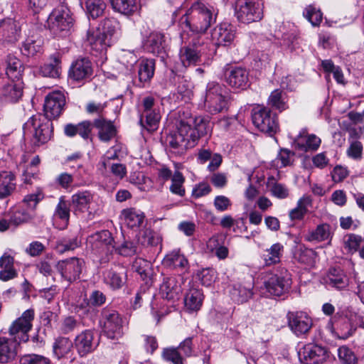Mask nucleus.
<instances>
[{
  "instance_id": "obj_46",
  "label": "nucleus",
  "mask_w": 364,
  "mask_h": 364,
  "mask_svg": "<svg viewBox=\"0 0 364 364\" xmlns=\"http://www.w3.org/2000/svg\"><path fill=\"white\" fill-rule=\"evenodd\" d=\"M113 9L124 15H130L136 9V0H110Z\"/></svg>"
},
{
  "instance_id": "obj_43",
  "label": "nucleus",
  "mask_w": 364,
  "mask_h": 364,
  "mask_svg": "<svg viewBox=\"0 0 364 364\" xmlns=\"http://www.w3.org/2000/svg\"><path fill=\"white\" fill-rule=\"evenodd\" d=\"M161 114L159 110L142 113L140 118V124L149 132L157 129Z\"/></svg>"
},
{
  "instance_id": "obj_60",
  "label": "nucleus",
  "mask_w": 364,
  "mask_h": 364,
  "mask_svg": "<svg viewBox=\"0 0 364 364\" xmlns=\"http://www.w3.org/2000/svg\"><path fill=\"white\" fill-rule=\"evenodd\" d=\"M362 240L363 238L360 235L347 234L343 237L344 247L350 252H356L360 247Z\"/></svg>"
},
{
  "instance_id": "obj_27",
  "label": "nucleus",
  "mask_w": 364,
  "mask_h": 364,
  "mask_svg": "<svg viewBox=\"0 0 364 364\" xmlns=\"http://www.w3.org/2000/svg\"><path fill=\"white\" fill-rule=\"evenodd\" d=\"M267 291L272 296H279L288 291L289 284L284 277L271 274L264 282Z\"/></svg>"
},
{
  "instance_id": "obj_45",
  "label": "nucleus",
  "mask_w": 364,
  "mask_h": 364,
  "mask_svg": "<svg viewBox=\"0 0 364 364\" xmlns=\"http://www.w3.org/2000/svg\"><path fill=\"white\" fill-rule=\"evenodd\" d=\"M160 235L150 229H146L139 232L138 242L144 247L156 246L161 243Z\"/></svg>"
},
{
  "instance_id": "obj_50",
  "label": "nucleus",
  "mask_w": 364,
  "mask_h": 364,
  "mask_svg": "<svg viewBox=\"0 0 364 364\" xmlns=\"http://www.w3.org/2000/svg\"><path fill=\"white\" fill-rule=\"evenodd\" d=\"M85 7L87 14L92 18H96L103 14L106 9V4L105 0H87Z\"/></svg>"
},
{
  "instance_id": "obj_3",
  "label": "nucleus",
  "mask_w": 364,
  "mask_h": 364,
  "mask_svg": "<svg viewBox=\"0 0 364 364\" xmlns=\"http://www.w3.org/2000/svg\"><path fill=\"white\" fill-rule=\"evenodd\" d=\"M209 50L206 38L200 35L193 37L190 43L180 50V59L185 67L195 65L201 61V58Z\"/></svg>"
},
{
  "instance_id": "obj_29",
  "label": "nucleus",
  "mask_w": 364,
  "mask_h": 364,
  "mask_svg": "<svg viewBox=\"0 0 364 364\" xmlns=\"http://www.w3.org/2000/svg\"><path fill=\"white\" fill-rule=\"evenodd\" d=\"M1 89V95L11 102L18 101L23 95V82L22 80H9Z\"/></svg>"
},
{
  "instance_id": "obj_12",
  "label": "nucleus",
  "mask_w": 364,
  "mask_h": 364,
  "mask_svg": "<svg viewBox=\"0 0 364 364\" xmlns=\"http://www.w3.org/2000/svg\"><path fill=\"white\" fill-rule=\"evenodd\" d=\"M299 357L304 364H323L328 360V350L320 346L308 344L299 352Z\"/></svg>"
},
{
  "instance_id": "obj_62",
  "label": "nucleus",
  "mask_w": 364,
  "mask_h": 364,
  "mask_svg": "<svg viewBox=\"0 0 364 364\" xmlns=\"http://www.w3.org/2000/svg\"><path fill=\"white\" fill-rule=\"evenodd\" d=\"M80 245L77 237L72 238L64 237L58 242L57 249L59 252L63 253L66 251L73 250Z\"/></svg>"
},
{
  "instance_id": "obj_24",
  "label": "nucleus",
  "mask_w": 364,
  "mask_h": 364,
  "mask_svg": "<svg viewBox=\"0 0 364 364\" xmlns=\"http://www.w3.org/2000/svg\"><path fill=\"white\" fill-rule=\"evenodd\" d=\"M93 200V194L89 191H78L71 196L70 205L75 215L88 211Z\"/></svg>"
},
{
  "instance_id": "obj_17",
  "label": "nucleus",
  "mask_w": 364,
  "mask_h": 364,
  "mask_svg": "<svg viewBox=\"0 0 364 364\" xmlns=\"http://www.w3.org/2000/svg\"><path fill=\"white\" fill-rule=\"evenodd\" d=\"M287 318L289 328L297 336L307 333L312 327V320L305 313L289 312Z\"/></svg>"
},
{
  "instance_id": "obj_11",
  "label": "nucleus",
  "mask_w": 364,
  "mask_h": 364,
  "mask_svg": "<svg viewBox=\"0 0 364 364\" xmlns=\"http://www.w3.org/2000/svg\"><path fill=\"white\" fill-rule=\"evenodd\" d=\"M159 294L164 299L173 303L178 301L182 294L181 282L179 276L162 275L159 287Z\"/></svg>"
},
{
  "instance_id": "obj_51",
  "label": "nucleus",
  "mask_w": 364,
  "mask_h": 364,
  "mask_svg": "<svg viewBox=\"0 0 364 364\" xmlns=\"http://www.w3.org/2000/svg\"><path fill=\"white\" fill-rule=\"evenodd\" d=\"M267 104L279 112H282L288 108L284 100L282 91L278 89L272 92L268 98Z\"/></svg>"
},
{
  "instance_id": "obj_23",
  "label": "nucleus",
  "mask_w": 364,
  "mask_h": 364,
  "mask_svg": "<svg viewBox=\"0 0 364 364\" xmlns=\"http://www.w3.org/2000/svg\"><path fill=\"white\" fill-rule=\"evenodd\" d=\"M92 126L98 130V136L102 141H109L117 134V129L113 122L107 119L105 117L95 118Z\"/></svg>"
},
{
  "instance_id": "obj_37",
  "label": "nucleus",
  "mask_w": 364,
  "mask_h": 364,
  "mask_svg": "<svg viewBox=\"0 0 364 364\" xmlns=\"http://www.w3.org/2000/svg\"><path fill=\"white\" fill-rule=\"evenodd\" d=\"M145 47L153 54L161 53L165 48L164 36L160 33H151L147 38Z\"/></svg>"
},
{
  "instance_id": "obj_14",
  "label": "nucleus",
  "mask_w": 364,
  "mask_h": 364,
  "mask_svg": "<svg viewBox=\"0 0 364 364\" xmlns=\"http://www.w3.org/2000/svg\"><path fill=\"white\" fill-rule=\"evenodd\" d=\"M84 261L72 257L65 260L59 261L56 264V269L61 277L68 282H73L79 278L82 272Z\"/></svg>"
},
{
  "instance_id": "obj_35",
  "label": "nucleus",
  "mask_w": 364,
  "mask_h": 364,
  "mask_svg": "<svg viewBox=\"0 0 364 364\" xmlns=\"http://www.w3.org/2000/svg\"><path fill=\"white\" fill-rule=\"evenodd\" d=\"M73 345V342L68 338H57L53 344L54 355L58 359L68 357V355L72 352Z\"/></svg>"
},
{
  "instance_id": "obj_10",
  "label": "nucleus",
  "mask_w": 364,
  "mask_h": 364,
  "mask_svg": "<svg viewBox=\"0 0 364 364\" xmlns=\"http://www.w3.org/2000/svg\"><path fill=\"white\" fill-rule=\"evenodd\" d=\"M87 242L96 254L105 255L107 257V260L114 248V239L108 230H102L91 235Z\"/></svg>"
},
{
  "instance_id": "obj_53",
  "label": "nucleus",
  "mask_w": 364,
  "mask_h": 364,
  "mask_svg": "<svg viewBox=\"0 0 364 364\" xmlns=\"http://www.w3.org/2000/svg\"><path fill=\"white\" fill-rule=\"evenodd\" d=\"M43 41L41 38H28L23 43L22 53L28 56L34 55L41 50Z\"/></svg>"
},
{
  "instance_id": "obj_18",
  "label": "nucleus",
  "mask_w": 364,
  "mask_h": 364,
  "mask_svg": "<svg viewBox=\"0 0 364 364\" xmlns=\"http://www.w3.org/2000/svg\"><path fill=\"white\" fill-rule=\"evenodd\" d=\"M86 41L92 51L96 53H102L110 46V38L102 33L100 28L89 29L87 31Z\"/></svg>"
},
{
  "instance_id": "obj_38",
  "label": "nucleus",
  "mask_w": 364,
  "mask_h": 364,
  "mask_svg": "<svg viewBox=\"0 0 364 364\" xmlns=\"http://www.w3.org/2000/svg\"><path fill=\"white\" fill-rule=\"evenodd\" d=\"M312 204L310 196H304L296 203V207L290 210L289 216L291 220H301L308 211V207Z\"/></svg>"
},
{
  "instance_id": "obj_36",
  "label": "nucleus",
  "mask_w": 364,
  "mask_h": 364,
  "mask_svg": "<svg viewBox=\"0 0 364 364\" xmlns=\"http://www.w3.org/2000/svg\"><path fill=\"white\" fill-rule=\"evenodd\" d=\"M23 70L20 60L13 55L7 57L6 74L9 80H22Z\"/></svg>"
},
{
  "instance_id": "obj_47",
  "label": "nucleus",
  "mask_w": 364,
  "mask_h": 364,
  "mask_svg": "<svg viewBox=\"0 0 364 364\" xmlns=\"http://www.w3.org/2000/svg\"><path fill=\"white\" fill-rule=\"evenodd\" d=\"M330 236V228L327 224H321L316 227V228L312 231H310L306 235V240L309 242L313 241H323L328 240Z\"/></svg>"
},
{
  "instance_id": "obj_15",
  "label": "nucleus",
  "mask_w": 364,
  "mask_h": 364,
  "mask_svg": "<svg viewBox=\"0 0 364 364\" xmlns=\"http://www.w3.org/2000/svg\"><path fill=\"white\" fill-rule=\"evenodd\" d=\"M34 319V311L28 309L25 311L21 316L16 319L11 325L9 333L11 336H16L19 333L21 337V341L26 342L28 340V332L32 328V321Z\"/></svg>"
},
{
  "instance_id": "obj_26",
  "label": "nucleus",
  "mask_w": 364,
  "mask_h": 364,
  "mask_svg": "<svg viewBox=\"0 0 364 364\" xmlns=\"http://www.w3.org/2000/svg\"><path fill=\"white\" fill-rule=\"evenodd\" d=\"M226 82L232 87L244 90L249 85V73L245 68H234L226 73Z\"/></svg>"
},
{
  "instance_id": "obj_16",
  "label": "nucleus",
  "mask_w": 364,
  "mask_h": 364,
  "mask_svg": "<svg viewBox=\"0 0 364 364\" xmlns=\"http://www.w3.org/2000/svg\"><path fill=\"white\" fill-rule=\"evenodd\" d=\"M92 72L91 61L87 58H79L71 64L68 76L74 81L81 82L90 78Z\"/></svg>"
},
{
  "instance_id": "obj_21",
  "label": "nucleus",
  "mask_w": 364,
  "mask_h": 364,
  "mask_svg": "<svg viewBox=\"0 0 364 364\" xmlns=\"http://www.w3.org/2000/svg\"><path fill=\"white\" fill-rule=\"evenodd\" d=\"M97 343L95 342L94 332L85 330L78 334L74 340V346L80 356H85L95 350Z\"/></svg>"
},
{
  "instance_id": "obj_34",
  "label": "nucleus",
  "mask_w": 364,
  "mask_h": 364,
  "mask_svg": "<svg viewBox=\"0 0 364 364\" xmlns=\"http://www.w3.org/2000/svg\"><path fill=\"white\" fill-rule=\"evenodd\" d=\"M121 215L127 225L131 228L140 227L145 218L143 212L133 208L123 210Z\"/></svg>"
},
{
  "instance_id": "obj_9",
  "label": "nucleus",
  "mask_w": 364,
  "mask_h": 364,
  "mask_svg": "<svg viewBox=\"0 0 364 364\" xmlns=\"http://www.w3.org/2000/svg\"><path fill=\"white\" fill-rule=\"evenodd\" d=\"M252 120L261 132L272 134L279 129L277 115L262 105H257L252 109Z\"/></svg>"
},
{
  "instance_id": "obj_40",
  "label": "nucleus",
  "mask_w": 364,
  "mask_h": 364,
  "mask_svg": "<svg viewBox=\"0 0 364 364\" xmlns=\"http://www.w3.org/2000/svg\"><path fill=\"white\" fill-rule=\"evenodd\" d=\"M203 300V292L197 289H191L185 297V306L188 310L196 311L200 309Z\"/></svg>"
},
{
  "instance_id": "obj_61",
  "label": "nucleus",
  "mask_w": 364,
  "mask_h": 364,
  "mask_svg": "<svg viewBox=\"0 0 364 364\" xmlns=\"http://www.w3.org/2000/svg\"><path fill=\"white\" fill-rule=\"evenodd\" d=\"M304 15L313 26L319 25L322 21V13L312 5L306 8Z\"/></svg>"
},
{
  "instance_id": "obj_25",
  "label": "nucleus",
  "mask_w": 364,
  "mask_h": 364,
  "mask_svg": "<svg viewBox=\"0 0 364 364\" xmlns=\"http://www.w3.org/2000/svg\"><path fill=\"white\" fill-rule=\"evenodd\" d=\"M18 344L16 339L0 337V364L10 363L15 360Z\"/></svg>"
},
{
  "instance_id": "obj_19",
  "label": "nucleus",
  "mask_w": 364,
  "mask_h": 364,
  "mask_svg": "<svg viewBox=\"0 0 364 364\" xmlns=\"http://www.w3.org/2000/svg\"><path fill=\"white\" fill-rule=\"evenodd\" d=\"M185 122L191 124L189 136L195 144L200 137L210 134L212 132V124L208 118L201 116L191 117Z\"/></svg>"
},
{
  "instance_id": "obj_8",
  "label": "nucleus",
  "mask_w": 364,
  "mask_h": 364,
  "mask_svg": "<svg viewBox=\"0 0 364 364\" xmlns=\"http://www.w3.org/2000/svg\"><path fill=\"white\" fill-rule=\"evenodd\" d=\"M235 15L239 21L244 23L260 21L263 17L260 0H237Z\"/></svg>"
},
{
  "instance_id": "obj_63",
  "label": "nucleus",
  "mask_w": 364,
  "mask_h": 364,
  "mask_svg": "<svg viewBox=\"0 0 364 364\" xmlns=\"http://www.w3.org/2000/svg\"><path fill=\"white\" fill-rule=\"evenodd\" d=\"M20 364H51L48 358L38 354H27L20 359Z\"/></svg>"
},
{
  "instance_id": "obj_55",
  "label": "nucleus",
  "mask_w": 364,
  "mask_h": 364,
  "mask_svg": "<svg viewBox=\"0 0 364 364\" xmlns=\"http://www.w3.org/2000/svg\"><path fill=\"white\" fill-rule=\"evenodd\" d=\"M134 272L138 273L142 279L149 277L151 272V264L142 258H136L132 264Z\"/></svg>"
},
{
  "instance_id": "obj_5",
  "label": "nucleus",
  "mask_w": 364,
  "mask_h": 364,
  "mask_svg": "<svg viewBox=\"0 0 364 364\" xmlns=\"http://www.w3.org/2000/svg\"><path fill=\"white\" fill-rule=\"evenodd\" d=\"M190 131L191 124L181 120L177 130L167 136L166 141L171 153L176 156H181L186 153L188 149L196 145L188 136Z\"/></svg>"
},
{
  "instance_id": "obj_56",
  "label": "nucleus",
  "mask_w": 364,
  "mask_h": 364,
  "mask_svg": "<svg viewBox=\"0 0 364 364\" xmlns=\"http://www.w3.org/2000/svg\"><path fill=\"white\" fill-rule=\"evenodd\" d=\"M208 247L210 250H215V255L220 259H224L228 256V247L220 245L219 243V238L218 236H213L209 239L208 242Z\"/></svg>"
},
{
  "instance_id": "obj_7",
  "label": "nucleus",
  "mask_w": 364,
  "mask_h": 364,
  "mask_svg": "<svg viewBox=\"0 0 364 364\" xmlns=\"http://www.w3.org/2000/svg\"><path fill=\"white\" fill-rule=\"evenodd\" d=\"M48 27L50 31L60 37L65 36L73 26L70 9L65 5L55 9L49 16Z\"/></svg>"
},
{
  "instance_id": "obj_28",
  "label": "nucleus",
  "mask_w": 364,
  "mask_h": 364,
  "mask_svg": "<svg viewBox=\"0 0 364 364\" xmlns=\"http://www.w3.org/2000/svg\"><path fill=\"white\" fill-rule=\"evenodd\" d=\"M321 140L315 134H309L306 129L302 130L298 135L295 143L301 151H316L318 149Z\"/></svg>"
},
{
  "instance_id": "obj_31",
  "label": "nucleus",
  "mask_w": 364,
  "mask_h": 364,
  "mask_svg": "<svg viewBox=\"0 0 364 364\" xmlns=\"http://www.w3.org/2000/svg\"><path fill=\"white\" fill-rule=\"evenodd\" d=\"M253 285L251 282L237 284L230 291L231 299L237 303H244L248 301L252 296Z\"/></svg>"
},
{
  "instance_id": "obj_22",
  "label": "nucleus",
  "mask_w": 364,
  "mask_h": 364,
  "mask_svg": "<svg viewBox=\"0 0 364 364\" xmlns=\"http://www.w3.org/2000/svg\"><path fill=\"white\" fill-rule=\"evenodd\" d=\"M18 23L11 18L0 21V41L14 43L19 36Z\"/></svg>"
},
{
  "instance_id": "obj_30",
  "label": "nucleus",
  "mask_w": 364,
  "mask_h": 364,
  "mask_svg": "<svg viewBox=\"0 0 364 364\" xmlns=\"http://www.w3.org/2000/svg\"><path fill=\"white\" fill-rule=\"evenodd\" d=\"M16 188V176L11 171L0 172V199L11 195Z\"/></svg>"
},
{
  "instance_id": "obj_33",
  "label": "nucleus",
  "mask_w": 364,
  "mask_h": 364,
  "mask_svg": "<svg viewBox=\"0 0 364 364\" xmlns=\"http://www.w3.org/2000/svg\"><path fill=\"white\" fill-rule=\"evenodd\" d=\"M120 270L111 269L104 273L105 282L114 290L121 289L126 282L125 272L122 269Z\"/></svg>"
},
{
  "instance_id": "obj_48",
  "label": "nucleus",
  "mask_w": 364,
  "mask_h": 364,
  "mask_svg": "<svg viewBox=\"0 0 364 364\" xmlns=\"http://www.w3.org/2000/svg\"><path fill=\"white\" fill-rule=\"evenodd\" d=\"M294 257L301 263L312 265L315 263L316 252L312 249L300 247L294 253Z\"/></svg>"
},
{
  "instance_id": "obj_2",
  "label": "nucleus",
  "mask_w": 364,
  "mask_h": 364,
  "mask_svg": "<svg viewBox=\"0 0 364 364\" xmlns=\"http://www.w3.org/2000/svg\"><path fill=\"white\" fill-rule=\"evenodd\" d=\"M24 132L33 134V144L39 146L48 141L53 133L52 122L41 114L33 115L24 124Z\"/></svg>"
},
{
  "instance_id": "obj_58",
  "label": "nucleus",
  "mask_w": 364,
  "mask_h": 364,
  "mask_svg": "<svg viewBox=\"0 0 364 364\" xmlns=\"http://www.w3.org/2000/svg\"><path fill=\"white\" fill-rule=\"evenodd\" d=\"M338 355L343 364H357L358 363L355 353L346 346H342L338 348Z\"/></svg>"
},
{
  "instance_id": "obj_20",
  "label": "nucleus",
  "mask_w": 364,
  "mask_h": 364,
  "mask_svg": "<svg viewBox=\"0 0 364 364\" xmlns=\"http://www.w3.org/2000/svg\"><path fill=\"white\" fill-rule=\"evenodd\" d=\"M211 37L217 46H227L231 43L235 37V28L230 23H223L215 26Z\"/></svg>"
},
{
  "instance_id": "obj_64",
  "label": "nucleus",
  "mask_w": 364,
  "mask_h": 364,
  "mask_svg": "<svg viewBox=\"0 0 364 364\" xmlns=\"http://www.w3.org/2000/svg\"><path fill=\"white\" fill-rule=\"evenodd\" d=\"M118 22L113 18H106L101 21L100 28L102 33H105L110 38L115 33Z\"/></svg>"
},
{
  "instance_id": "obj_13",
  "label": "nucleus",
  "mask_w": 364,
  "mask_h": 364,
  "mask_svg": "<svg viewBox=\"0 0 364 364\" xmlns=\"http://www.w3.org/2000/svg\"><path fill=\"white\" fill-rule=\"evenodd\" d=\"M65 105V97L60 91L49 93L45 99L44 112L46 119L50 120L58 118Z\"/></svg>"
},
{
  "instance_id": "obj_41",
  "label": "nucleus",
  "mask_w": 364,
  "mask_h": 364,
  "mask_svg": "<svg viewBox=\"0 0 364 364\" xmlns=\"http://www.w3.org/2000/svg\"><path fill=\"white\" fill-rule=\"evenodd\" d=\"M51 62L41 68V73L45 77L58 78L61 75L60 60L56 55L50 58Z\"/></svg>"
},
{
  "instance_id": "obj_49",
  "label": "nucleus",
  "mask_w": 364,
  "mask_h": 364,
  "mask_svg": "<svg viewBox=\"0 0 364 364\" xmlns=\"http://www.w3.org/2000/svg\"><path fill=\"white\" fill-rule=\"evenodd\" d=\"M34 216L33 212L30 210H26L23 208H19L13 212L10 217L11 225L18 226L22 223L30 221Z\"/></svg>"
},
{
  "instance_id": "obj_57",
  "label": "nucleus",
  "mask_w": 364,
  "mask_h": 364,
  "mask_svg": "<svg viewBox=\"0 0 364 364\" xmlns=\"http://www.w3.org/2000/svg\"><path fill=\"white\" fill-rule=\"evenodd\" d=\"M70 205L63 196L60 197L56 205L55 215L64 220L67 225L70 218Z\"/></svg>"
},
{
  "instance_id": "obj_4",
  "label": "nucleus",
  "mask_w": 364,
  "mask_h": 364,
  "mask_svg": "<svg viewBox=\"0 0 364 364\" xmlns=\"http://www.w3.org/2000/svg\"><path fill=\"white\" fill-rule=\"evenodd\" d=\"M225 86L216 82H210L206 87L205 107L212 114H218L227 109L228 95Z\"/></svg>"
},
{
  "instance_id": "obj_6",
  "label": "nucleus",
  "mask_w": 364,
  "mask_h": 364,
  "mask_svg": "<svg viewBox=\"0 0 364 364\" xmlns=\"http://www.w3.org/2000/svg\"><path fill=\"white\" fill-rule=\"evenodd\" d=\"M100 322L108 338L117 340L123 336L124 320L116 310L107 307L102 309Z\"/></svg>"
},
{
  "instance_id": "obj_39",
  "label": "nucleus",
  "mask_w": 364,
  "mask_h": 364,
  "mask_svg": "<svg viewBox=\"0 0 364 364\" xmlns=\"http://www.w3.org/2000/svg\"><path fill=\"white\" fill-rule=\"evenodd\" d=\"M327 284L337 289H345L348 284L347 276L340 269H331L328 275Z\"/></svg>"
},
{
  "instance_id": "obj_52",
  "label": "nucleus",
  "mask_w": 364,
  "mask_h": 364,
  "mask_svg": "<svg viewBox=\"0 0 364 364\" xmlns=\"http://www.w3.org/2000/svg\"><path fill=\"white\" fill-rule=\"evenodd\" d=\"M294 156V152L287 149H282L275 159L272 161V166L277 168L289 166L292 164V158Z\"/></svg>"
},
{
  "instance_id": "obj_1",
  "label": "nucleus",
  "mask_w": 364,
  "mask_h": 364,
  "mask_svg": "<svg viewBox=\"0 0 364 364\" xmlns=\"http://www.w3.org/2000/svg\"><path fill=\"white\" fill-rule=\"evenodd\" d=\"M215 20L216 14L200 1L193 3L181 18L182 23H185L192 32L200 36L206 32Z\"/></svg>"
},
{
  "instance_id": "obj_32",
  "label": "nucleus",
  "mask_w": 364,
  "mask_h": 364,
  "mask_svg": "<svg viewBox=\"0 0 364 364\" xmlns=\"http://www.w3.org/2000/svg\"><path fill=\"white\" fill-rule=\"evenodd\" d=\"M164 264L175 269H186L188 261L179 250H173L167 254L163 260Z\"/></svg>"
},
{
  "instance_id": "obj_54",
  "label": "nucleus",
  "mask_w": 364,
  "mask_h": 364,
  "mask_svg": "<svg viewBox=\"0 0 364 364\" xmlns=\"http://www.w3.org/2000/svg\"><path fill=\"white\" fill-rule=\"evenodd\" d=\"M185 178L182 173L179 171H175L171 178V185L170 186V191L173 194H176L180 196L185 195V188L183 187V183Z\"/></svg>"
},
{
  "instance_id": "obj_44",
  "label": "nucleus",
  "mask_w": 364,
  "mask_h": 364,
  "mask_svg": "<svg viewBox=\"0 0 364 364\" xmlns=\"http://www.w3.org/2000/svg\"><path fill=\"white\" fill-rule=\"evenodd\" d=\"M284 250V246L281 243H275L269 249L266 250L264 255V259L266 265L277 264L280 262V258Z\"/></svg>"
},
{
  "instance_id": "obj_42",
  "label": "nucleus",
  "mask_w": 364,
  "mask_h": 364,
  "mask_svg": "<svg viewBox=\"0 0 364 364\" xmlns=\"http://www.w3.org/2000/svg\"><path fill=\"white\" fill-rule=\"evenodd\" d=\"M155 63L153 60H142L139 65L138 77L141 83L149 82L154 73Z\"/></svg>"
},
{
  "instance_id": "obj_59",
  "label": "nucleus",
  "mask_w": 364,
  "mask_h": 364,
  "mask_svg": "<svg viewBox=\"0 0 364 364\" xmlns=\"http://www.w3.org/2000/svg\"><path fill=\"white\" fill-rule=\"evenodd\" d=\"M162 358L173 364H183V358L177 348H166L162 351Z\"/></svg>"
}]
</instances>
